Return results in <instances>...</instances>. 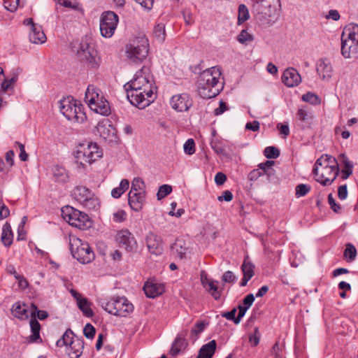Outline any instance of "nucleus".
Here are the masks:
<instances>
[{"label":"nucleus","mask_w":358,"mask_h":358,"mask_svg":"<svg viewBox=\"0 0 358 358\" xmlns=\"http://www.w3.org/2000/svg\"><path fill=\"white\" fill-rule=\"evenodd\" d=\"M96 129L100 136L106 141H113L116 138L115 129L110 121L99 122Z\"/></svg>","instance_id":"6ab92c4d"},{"label":"nucleus","mask_w":358,"mask_h":358,"mask_svg":"<svg viewBox=\"0 0 358 358\" xmlns=\"http://www.w3.org/2000/svg\"><path fill=\"white\" fill-rule=\"evenodd\" d=\"M350 40L358 44V24H351L342 33L341 40Z\"/></svg>","instance_id":"c85d7f7f"},{"label":"nucleus","mask_w":358,"mask_h":358,"mask_svg":"<svg viewBox=\"0 0 358 358\" xmlns=\"http://www.w3.org/2000/svg\"><path fill=\"white\" fill-rule=\"evenodd\" d=\"M102 308L111 315L126 317L133 312L134 306L125 297H114L102 303Z\"/></svg>","instance_id":"1a4fd4ad"},{"label":"nucleus","mask_w":358,"mask_h":358,"mask_svg":"<svg viewBox=\"0 0 358 358\" xmlns=\"http://www.w3.org/2000/svg\"><path fill=\"white\" fill-rule=\"evenodd\" d=\"M73 332L71 329H67L62 337L59 339L56 345L59 348H62L63 346H69L70 343L73 342L74 340L73 338Z\"/></svg>","instance_id":"ea45409f"},{"label":"nucleus","mask_w":358,"mask_h":358,"mask_svg":"<svg viewBox=\"0 0 358 358\" xmlns=\"http://www.w3.org/2000/svg\"><path fill=\"white\" fill-rule=\"evenodd\" d=\"M13 315L19 319L26 320L29 317V310L24 303L16 302L13 304L11 309Z\"/></svg>","instance_id":"f704fd0d"},{"label":"nucleus","mask_w":358,"mask_h":358,"mask_svg":"<svg viewBox=\"0 0 358 358\" xmlns=\"http://www.w3.org/2000/svg\"><path fill=\"white\" fill-rule=\"evenodd\" d=\"M96 334V329L91 324L87 323L83 329V334L87 338H93Z\"/></svg>","instance_id":"13d9d810"},{"label":"nucleus","mask_w":358,"mask_h":358,"mask_svg":"<svg viewBox=\"0 0 358 358\" xmlns=\"http://www.w3.org/2000/svg\"><path fill=\"white\" fill-rule=\"evenodd\" d=\"M143 290L147 297L153 299L162 294L165 289L162 284L148 281L144 285Z\"/></svg>","instance_id":"5701e85b"},{"label":"nucleus","mask_w":358,"mask_h":358,"mask_svg":"<svg viewBox=\"0 0 358 358\" xmlns=\"http://www.w3.org/2000/svg\"><path fill=\"white\" fill-rule=\"evenodd\" d=\"M13 233L12 231L10 224L8 222H6L2 228L1 241L3 245L9 247L13 243Z\"/></svg>","instance_id":"473e14b6"},{"label":"nucleus","mask_w":358,"mask_h":358,"mask_svg":"<svg viewBox=\"0 0 358 358\" xmlns=\"http://www.w3.org/2000/svg\"><path fill=\"white\" fill-rule=\"evenodd\" d=\"M116 240L128 252H133L136 250V241L134 235L128 229L119 231L116 236Z\"/></svg>","instance_id":"ddd939ff"},{"label":"nucleus","mask_w":358,"mask_h":358,"mask_svg":"<svg viewBox=\"0 0 358 358\" xmlns=\"http://www.w3.org/2000/svg\"><path fill=\"white\" fill-rule=\"evenodd\" d=\"M236 308L237 310H238V315L236 316V321H235V324H238L240 323L241 319L245 315V313L248 310V308H247V307H244L242 305H238Z\"/></svg>","instance_id":"e2e57ef3"},{"label":"nucleus","mask_w":358,"mask_h":358,"mask_svg":"<svg viewBox=\"0 0 358 358\" xmlns=\"http://www.w3.org/2000/svg\"><path fill=\"white\" fill-rule=\"evenodd\" d=\"M172 192V187L169 185H163L159 187L157 193L158 200H161L169 195Z\"/></svg>","instance_id":"3c124183"},{"label":"nucleus","mask_w":358,"mask_h":358,"mask_svg":"<svg viewBox=\"0 0 358 358\" xmlns=\"http://www.w3.org/2000/svg\"><path fill=\"white\" fill-rule=\"evenodd\" d=\"M149 42L145 35L138 34L130 38L125 45V55L130 61L138 63L148 57Z\"/></svg>","instance_id":"f03ea898"},{"label":"nucleus","mask_w":358,"mask_h":358,"mask_svg":"<svg viewBox=\"0 0 358 358\" xmlns=\"http://www.w3.org/2000/svg\"><path fill=\"white\" fill-rule=\"evenodd\" d=\"M91 223L92 222L89 216L86 213L82 212L80 216H79L76 220L75 227L84 230L90 228Z\"/></svg>","instance_id":"4c0bfd02"},{"label":"nucleus","mask_w":358,"mask_h":358,"mask_svg":"<svg viewBox=\"0 0 358 358\" xmlns=\"http://www.w3.org/2000/svg\"><path fill=\"white\" fill-rule=\"evenodd\" d=\"M338 173V167L334 168L329 173L324 169H320L319 170V176H315L316 177L315 180L323 186H329L336 180Z\"/></svg>","instance_id":"412c9836"},{"label":"nucleus","mask_w":358,"mask_h":358,"mask_svg":"<svg viewBox=\"0 0 358 358\" xmlns=\"http://www.w3.org/2000/svg\"><path fill=\"white\" fill-rule=\"evenodd\" d=\"M129 102L140 109L145 108L154 101V96L148 97L147 90H125Z\"/></svg>","instance_id":"9b49d317"},{"label":"nucleus","mask_w":358,"mask_h":358,"mask_svg":"<svg viewBox=\"0 0 358 358\" xmlns=\"http://www.w3.org/2000/svg\"><path fill=\"white\" fill-rule=\"evenodd\" d=\"M29 324H30L31 334L27 338L28 342L30 343H42V338L40 336L41 324L38 322V320L35 316L31 317L30 322H29Z\"/></svg>","instance_id":"393cba45"},{"label":"nucleus","mask_w":358,"mask_h":358,"mask_svg":"<svg viewBox=\"0 0 358 358\" xmlns=\"http://www.w3.org/2000/svg\"><path fill=\"white\" fill-rule=\"evenodd\" d=\"M83 349V342L79 339L74 340L70 343L68 348V355L70 358H78Z\"/></svg>","instance_id":"7c9ffc66"},{"label":"nucleus","mask_w":358,"mask_h":358,"mask_svg":"<svg viewBox=\"0 0 358 358\" xmlns=\"http://www.w3.org/2000/svg\"><path fill=\"white\" fill-rule=\"evenodd\" d=\"M328 203H329V204L330 206L331 209L334 213H338L340 212V210H341V206L336 202V200L333 197V195H332L331 193L328 195Z\"/></svg>","instance_id":"bf43d9fd"},{"label":"nucleus","mask_w":358,"mask_h":358,"mask_svg":"<svg viewBox=\"0 0 358 358\" xmlns=\"http://www.w3.org/2000/svg\"><path fill=\"white\" fill-rule=\"evenodd\" d=\"M317 72L322 79L331 77L332 66L327 59H320L317 64Z\"/></svg>","instance_id":"a878e982"},{"label":"nucleus","mask_w":358,"mask_h":358,"mask_svg":"<svg viewBox=\"0 0 358 358\" xmlns=\"http://www.w3.org/2000/svg\"><path fill=\"white\" fill-rule=\"evenodd\" d=\"M220 68L213 66L201 72L197 80V90L201 97L206 99L217 96L224 88Z\"/></svg>","instance_id":"f257e3e1"},{"label":"nucleus","mask_w":358,"mask_h":358,"mask_svg":"<svg viewBox=\"0 0 358 358\" xmlns=\"http://www.w3.org/2000/svg\"><path fill=\"white\" fill-rule=\"evenodd\" d=\"M302 100L303 101L310 103V104L313 105H318L321 102V100L319 98V96L317 94L312 92H308L306 94H304L302 96Z\"/></svg>","instance_id":"09e8293b"},{"label":"nucleus","mask_w":358,"mask_h":358,"mask_svg":"<svg viewBox=\"0 0 358 358\" xmlns=\"http://www.w3.org/2000/svg\"><path fill=\"white\" fill-rule=\"evenodd\" d=\"M236 280V276L231 271L224 272L222 276V281L224 283H234Z\"/></svg>","instance_id":"4d7b16f0"},{"label":"nucleus","mask_w":358,"mask_h":358,"mask_svg":"<svg viewBox=\"0 0 358 358\" xmlns=\"http://www.w3.org/2000/svg\"><path fill=\"white\" fill-rule=\"evenodd\" d=\"M129 182L127 179H122L117 187L113 189L111 195L115 199L120 198L122 194L129 188Z\"/></svg>","instance_id":"58836bf2"},{"label":"nucleus","mask_w":358,"mask_h":358,"mask_svg":"<svg viewBox=\"0 0 358 358\" xmlns=\"http://www.w3.org/2000/svg\"><path fill=\"white\" fill-rule=\"evenodd\" d=\"M184 151L187 155H192L195 151V143L192 138H189L184 144Z\"/></svg>","instance_id":"6e6d98bb"},{"label":"nucleus","mask_w":358,"mask_h":358,"mask_svg":"<svg viewBox=\"0 0 358 358\" xmlns=\"http://www.w3.org/2000/svg\"><path fill=\"white\" fill-rule=\"evenodd\" d=\"M336 167H338V164L335 157L327 154L322 155L316 160L313 166V173L314 176H319L320 168L329 173Z\"/></svg>","instance_id":"f8f14e48"},{"label":"nucleus","mask_w":358,"mask_h":358,"mask_svg":"<svg viewBox=\"0 0 358 358\" xmlns=\"http://www.w3.org/2000/svg\"><path fill=\"white\" fill-rule=\"evenodd\" d=\"M69 241L71 255L78 262L88 264L94 259L95 255L88 243L83 241L74 235H70Z\"/></svg>","instance_id":"39448f33"},{"label":"nucleus","mask_w":358,"mask_h":358,"mask_svg":"<svg viewBox=\"0 0 358 358\" xmlns=\"http://www.w3.org/2000/svg\"><path fill=\"white\" fill-rule=\"evenodd\" d=\"M89 107L92 110L103 116H108L110 114L109 103L105 98Z\"/></svg>","instance_id":"c756f323"},{"label":"nucleus","mask_w":358,"mask_h":358,"mask_svg":"<svg viewBox=\"0 0 358 358\" xmlns=\"http://www.w3.org/2000/svg\"><path fill=\"white\" fill-rule=\"evenodd\" d=\"M171 105L176 111H187L192 105V101L187 93L174 95L171 99Z\"/></svg>","instance_id":"4468645a"},{"label":"nucleus","mask_w":358,"mask_h":358,"mask_svg":"<svg viewBox=\"0 0 358 358\" xmlns=\"http://www.w3.org/2000/svg\"><path fill=\"white\" fill-rule=\"evenodd\" d=\"M46 36L40 27L35 26L31 28L29 33V41L32 43L39 44L43 43L46 41Z\"/></svg>","instance_id":"2f4dec72"},{"label":"nucleus","mask_w":358,"mask_h":358,"mask_svg":"<svg viewBox=\"0 0 358 358\" xmlns=\"http://www.w3.org/2000/svg\"><path fill=\"white\" fill-rule=\"evenodd\" d=\"M254 268L255 266L251 262L245 260L241 266L243 275L252 278L255 274Z\"/></svg>","instance_id":"a18cd8bd"},{"label":"nucleus","mask_w":358,"mask_h":358,"mask_svg":"<svg viewBox=\"0 0 358 358\" xmlns=\"http://www.w3.org/2000/svg\"><path fill=\"white\" fill-rule=\"evenodd\" d=\"M15 143L19 147L20 151V153L19 155L20 159L22 162H26L28 159V155L25 151L24 145L18 141H17Z\"/></svg>","instance_id":"69168bd1"},{"label":"nucleus","mask_w":358,"mask_h":358,"mask_svg":"<svg viewBox=\"0 0 358 358\" xmlns=\"http://www.w3.org/2000/svg\"><path fill=\"white\" fill-rule=\"evenodd\" d=\"M217 343L215 340H212L208 343L202 345L196 358H212L215 353Z\"/></svg>","instance_id":"bb28decb"},{"label":"nucleus","mask_w":358,"mask_h":358,"mask_svg":"<svg viewBox=\"0 0 358 358\" xmlns=\"http://www.w3.org/2000/svg\"><path fill=\"white\" fill-rule=\"evenodd\" d=\"M358 44L350 40H341V54L345 58H350L357 52Z\"/></svg>","instance_id":"cd10ccee"},{"label":"nucleus","mask_w":358,"mask_h":358,"mask_svg":"<svg viewBox=\"0 0 358 358\" xmlns=\"http://www.w3.org/2000/svg\"><path fill=\"white\" fill-rule=\"evenodd\" d=\"M77 303L79 309L82 311L84 316L91 317L94 315V312L90 307L91 303L87 299L83 298L81 299H78Z\"/></svg>","instance_id":"e433bc0d"},{"label":"nucleus","mask_w":358,"mask_h":358,"mask_svg":"<svg viewBox=\"0 0 358 358\" xmlns=\"http://www.w3.org/2000/svg\"><path fill=\"white\" fill-rule=\"evenodd\" d=\"M145 183L143 180L138 178H135L131 183V190L134 192H145Z\"/></svg>","instance_id":"603ef678"},{"label":"nucleus","mask_w":358,"mask_h":358,"mask_svg":"<svg viewBox=\"0 0 358 358\" xmlns=\"http://www.w3.org/2000/svg\"><path fill=\"white\" fill-rule=\"evenodd\" d=\"M16 78H12L9 80L5 79L4 81L1 83V90L3 92H6L11 87V85L16 82Z\"/></svg>","instance_id":"338daca9"},{"label":"nucleus","mask_w":358,"mask_h":358,"mask_svg":"<svg viewBox=\"0 0 358 358\" xmlns=\"http://www.w3.org/2000/svg\"><path fill=\"white\" fill-rule=\"evenodd\" d=\"M59 110L66 118L76 123H83L87 119L83 106L72 96L64 98L59 102Z\"/></svg>","instance_id":"7ed1b4c3"},{"label":"nucleus","mask_w":358,"mask_h":358,"mask_svg":"<svg viewBox=\"0 0 358 358\" xmlns=\"http://www.w3.org/2000/svg\"><path fill=\"white\" fill-rule=\"evenodd\" d=\"M264 155L267 159H277L280 155V150L274 146H268L264 150Z\"/></svg>","instance_id":"de8ad7c7"},{"label":"nucleus","mask_w":358,"mask_h":358,"mask_svg":"<svg viewBox=\"0 0 358 358\" xmlns=\"http://www.w3.org/2000/svg\"><path fill=\"white\" fill-rule=\"evenodd\" d=\"M201 282L206 290L215 300L218 301L222 296L223 288H219L216 285L218 282L213 279H210L206 275H201Z\"/></svg>","instance_id":"2eb2a0df"},{"label":"nucleus","mask_w":358,"mask_h":358,"mask_svg":"<svg viewBox=\"0 0 358 358\" xmlns=\"http://www.w3.org/2000/svg\"><path fill=\"white\" fill-rule=\"evenodd\" d=\"M253 40V36L249 34L246 29H243L237 36V41L241 44H247Z\"/></svg>","instance_id":"8fccbe9b"},{"label":"nucleus","mask_w":358,"mask_h":358,"mask_svg":"<svg viewBox=\"0 0 358 358\" xmlns=\"http://www.w3.org/2000/svg\"><path fill=\"white\" fill-rule=\"evenodd\" d=\"M145 243L150 253L156 255L162 254L163 242L159 236L150 231L145 237Z\"/></svg>","instance_id":"f3484780"},{"label":"nucleus","mask_w":358,"mask_h":358,"mask_svg":"<svg viewBox=\"0 0 358 358\" xmlns=\"http://www.w3.org/2000/svg\"><path fill=\"white\" fill-rule=\"evenodd\" d=\"M53 176L55 180L59 182H66L69 180V176L66 169L59 166H55L53 169Z\"/></svg>","instance_id":"c9c22d12"},{"label":"nucleus","mask_w":358,"mask_h":358,"mask_svg":"<svg viewBox=\"0 0 358 358\" xmlns=\"http://www.w3.org/2000/svg\"><path fill=\"white\" fill-rule=\"evenodd\" d=\"M81 213L80 210L69 206H64L62 208V217L72 227H75L76 220L80 216Z\"/></svg>","instance_id":"b1692460"},{"label":"nucleus","mask_w":358,"mask_h":358,"mask_svg":"<svg viewBox=\"0 0 358 358\" xmlns=\"http://www.w3.org/2000/svg\"><path fill=\"white\" fill-rule=\"evenodd\" d=\"M127 218V213L124 210H119L113 213V220L115 222H122Z\"/></svg>","instance_id":"052dcab7"},{"label":"nucleus","mask_w":358,"mask_h":358,"mask_svg":"<svg viewBox=\"0 0 358 358\" xmlns=\"http://www.w3.org/2000/svg\"><path fill=\"white\" fill-rule=\"evenodd\" d=\"M255 296L252 294H248L243 299V305L244 307H247V308H249L253 303L255 301Z\"/></svg>","instance_id":"774afa93"},{"label":"nucleus","mask_w":358,"mask_h":358,"mask_svg":"<svg viewBox=\"0 0 358 358\" xmlns=\"http://www.w3.org/2000/svg\"><path fill=\"white\" fill-rule=\"evenodd\" d=\"M296 117L298 121V125L301 129H310L313 122L314 115L312 111L306 108H299Z\"/></svg>","instance_id":"dca6fc26"},{"label":"nucleus","mask_w":358,"mask_h":358,"mask_svg":"<svg viewBox=\"0 0 358 358\" xmlns=\"http://www.w3.org/2000/svg\"><path fill=\"white\" fill-rule=\"evenodd\" d=\"M282 83L289 87L297 86L301 82V78L299 72L294 68L287 69L282 76Z\"/></svg>","instance_id":"a211bd4d"},{"label":"nucleus","mask_w":358,"mask_h":358,"mask_svg":"<svg viewBox=\"0 0 358 358\" xmlns=\"http://www.w3.org/2000/svg\"><path fill=\"white\" fill-rule=\"evenodd\" d=\"M187 345V342L185 340V338L178 336L175 338L171 345L169 353L171 356L176 357L179 354L180 352L185 350Z\"/></svg>","instance_id":"72a5a7b5"},{"label":"nucleus","mask_w":358,"mask_h":358,"mask_svg":"<svg viewBox=\"0 0 358 358\" xmlns=\"http://www.w3.org/2000/svg\"><path fill=\"white\" fill-rule=\"evenodd\" d=\"M233 194L229 190H225L222 192V194L221 196H219L217 197V199L219 201H227L229 202L233 199Z\"/></svg>","instance_id":"0e129e2a"},{"label":"nucleus","mask_w":358,"mask_h":358,"mask_svg":"<svg viewBox=\"0 0 358 358\" xmlns=\"http://www.w3.org/2000/svg\"><path fill=\"white\" fill-rule=\"evenodd\" d=\"M76 162L80 166L85 167V164L94 162L102 156V152L95 143H80L75 152Z\"/></svg>","instance_id":"423d86ee"},{"label":"nucleus","mask_w":358,"mask_h":358,"mask_svg":"<svg viewBox=\"0 0 358 358\" xmlns=\"http://www.w3.org/2000/svg\"><path fill=\"white\" fill-rule=\"evenodd\" d=\"M357 249L352 243H347L345 245V249L343 252V256L348 262H352L357 257Z\"/></svg>","instance_id":"37998d69"},{"label":"nucleus","mask_w":358,"mask_h":358,"mask_svg":"<svg viewBox=\"0 0 358 358\" xmlns=\"http://www.w3.org/2000/svg\"><path fill=\"white\" fill-rule=\"evenodd\" d=\"M6 272L10 275H13L15 278L18 281L20 287H26L28 285V282L23 275L17 273L15 268L13 265H8L6 267Z\"/></svg>","instance_id":"79ce46f5"},{"label":"nucleus","mask_w":358,"mask_h":358,"mask_svg":"<svg viewBox=\"0 0 358 358\" xmlns=\"http://www.w3.org/2000/svg\"><path fill=\"white\" fill-rule=\"evenodd\" d=\"M153 34L157 41L159 43L164 41L166 38L165 25L163 23H159L154 27Z\"/></svg>","instance_id":"a19ab883"},{"label":"nucleus","mask_w":358,"mask_h":358,"mask_svg":"<svg viewBox=\"0 0 358 358\" xmlns=\"http://www.w3.org/2000/svg\"><path fill=\"white\" fill-rule=\"evenodd\" d=\"M76 55L80 62L87 63L91 69H98L101 62L98 51L87 37L81 40L76 50Z\"/></svg>","instance_id":"20e7f679"},{"label":"nucleus","mask_w":358,"mask_h":358,"mask_svg":"<svg viewBox=\"0 0 358 358\" xmlns=\"http://www.w3.org/2000/svg\"><path fill=\"white\" fill-rule=\"evenodd\" d=\"M124 90H147L148 97L153 96L152 80L150 75V69L143 66L134 75V78L124 85Z\"/></svg>","instance_id":"0eeeda50"},{"label":"nucleus","mask_w":358,"mask_h":358,"mask_svg":"<svg viewBox=\"0 0 358 358\" xmlns=\"http://www.w3.org/2000/svg\"><path fill=\"white\" fill-rule=\"evenodd\" d=\"M71 195L76 201L88 210L96 209L100 206L99 199L85 186H76Z\"/></svg>","instance_id":"6e6552de"},{"label":"nucleus","mask_w":358,"mask_h":358,"mask_svg":"<svg viewBox=\"0 0 358 358\" xmlns=\"http://www.w3.org/2000/svg\"><path fill=\"white\" fill-rule=\"evenodd\" d=\"M311 189V187L307 184H299L295 188V196L300 198L306 196Z\"/></svg>","instance_id":"49530a36"},{"label":"nucleus","mask_w":358,"mask_h":358,"mask_svg":"<svg viewBox=\"0 0 358 358\" xmlns=\"http://www.w3.org/2000/svg\"><path fill=\"white\" fill-rule=\"evenodd\" d=\"M104 99L102 92L93 85H90L85 92V100L89 106Z\"/></svg>","instance_id":"4be33fe9"},{"label":"nucleus","mask_w":358,"mask_h":358,"mask_svg":"<svg viewBox=\"0 0 358 358\" xmlns=\"http://www.w3.org/2000/svg\"><path fill=\"white\" fill-rule=\"evenodd\" d=\"M210 146L212 149L217 155H223L224 152V146L220 141L213 140L210 142Z\"/></svg>","instance_id":"5fc2aeb1"},{"label":"nucleus","mask_w":358,"mask_h":358,"mask_svg":"<svg viewBox=\"0 0 358 358\" xmlns=\"http://www.w3.org/2000/svg\"><path fill=\"white\" fill-rule=\"evenodd\" d=\"M236 311H237V308H234L230 311L223 312L220 315L222 317H224L228 320L233 321L235 323V321H236Z\"/></svg>","instance_id":"680f3d73"},{"label":"nucleus","mask_w":358,"mask_h":358,"mask_svg":"<svg viewBox=\"0 0 358 358\" xmlns=\"http://www.w3.org/2000/svg\"><path fill=\"white\" fill-rule=\"evenodd\" d=\"M119 17L113 11L103 12L100 19V31L104 38H110L113 36L117 28Z\"/></svg>","instance_id":"9d476101"},{"label":"nucleus","mask_w":358,"mask_h":358,"mask_svg":"<svg viewBox=\"0 0 358 358\" xmlns=\"http://www.w3.org/2000/svg\"><path fill=\"white\" fill-rule=\"evenodd\" d=\"M145 199V192H134V190H130L128 194L129 204L131 208L136 212L141 210Z\"/></svg>","instance_id":"aec40b11"},{"label":"nucleus","mask_w":358,"mask_h":358,"mask_svg":"<svg viewBox=\"0 0 358 358\" xmlns=\"http://www.w3.org/2000/svg\"><path fill=\"white\" fill-rule=\"evenodd\" d=\"M250 17L249 10L245 4L238 6V24H241Z\"/></svg>","instance_id":"c03bdc74"},{"label":"nucleus","mask_w":358,"mask_h":358,"mask_svg":"<svg viewBox=\"0 0 358 358\" xmlns=\"http://www.w3.org/2000/svg\"><path fill=\"white\" fill-rule=\"evenodd\" d=\"M260 333L258 327H255L254 329V333L252 334H250L248 336L249 342L250 343L252 346L256 347L259 345L260 341Z\"/></svg>","instance_id":"864d4df0"}]
</instances>
